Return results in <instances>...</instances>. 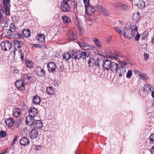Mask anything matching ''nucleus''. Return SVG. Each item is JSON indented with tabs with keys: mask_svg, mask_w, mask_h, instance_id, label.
Returning <instances> with one entry per match:
<instances>
[{
	"mask_svg": "<svg viewBox=\"0 0 154 154\" xmlns=\"http://www.w3.org/2000/svg\"><path fill=\"white\" fill-rule=\"evenodd\" d=\"M129 37L130 38H131V36L134 37L135 40L138 41L140 37V34L138 33V29L136 25H133L131 27V29L129 34Z\"/></svg>",
	"mask_w": 154,
	"mask_h": 154,
	"instance_id": "1",
	"label": "nucleus"
},
{
	"mask_svg": "<svg viewBox=\"0 0 154 154\" xmlns=\"http://www.w3.org/2000/svg\"><path fill=\"white\" fill-rule=\"evenodd\" d=\"M95 11L99 14L104 15H109L110 14L108 11L103 7L102 6L99 4H98L96 7Z\"/></svg>",
	"mask_w": 154,
	"mask_h": 154,
	"instance_id": "2",
	"label": "nucleus"
},
{
	"mask_svg": "<svg viewBox=\"0 0 154 154\" xmlns=\"http://www.w3.org/2000/svg\"><path fill=\"white\" fill-rule=\"evenodd\" d=\"M115 6L117 9L125 11H128L130 8V7L129 6L119 2H116Z\"/></svg>",
	"mask_w": 154,
	"mask_h": 154,
	"instance_id": "3",
	"label": "nucleus"
},
{
	"mask_svg": "<svg viewBox=\"0 0 154 154\" xmlns=\"http://www.w3.org/2000/svg\"><path fill=\"white\" fill-rule=\"evenodd\" d=\"M1 47L5 51L10 50L11 47V44L8 41H5L1 43Z\"/></svg>",
	"mask_w": 154,
	"mask_h": 154,
	"instance_id": "4",
	"label": "nucleus"
},
{
	"mask_svg": "<svg viewBox=\"0 0 154 154\" xmlns=\"http://www.w3.org/2000/svg\"><path fill=\"white\" fill-rule=\"evenodd\" d=\"M116 71L119 74V77L124 76L126 72V68L123 66H118Z\"/></svg>",
	"mask_w": 154,
	"mask_h": 154,
	"instance_id": "5",
	"label": "nucleus"
},
{
	"mask_svg": "<svg viewBox=\"0 0 154 154\" xmlns=\"http://www.w3.org/2000/svg\"><path fill=\"white\" fill-rule=\"evenodd\" d=\"M125 30L123 31V35L124 37L128 38L129 37V34L131 29V25L130 24H126L125 27Z\"/></svg>",
	"mask_w": 154,
	"mask_h": 154,
	"instance_id": "6",
	"label": "nucleus"
},
{
	"mask_svg": "<svg viewBox=\"0 0 154 154\" xmlns=\"http://www.w3.org/2000/svg\"><path fill=\"white\" fill-rule=\"evenodd\" d=\"M32 77L29 74H25L22 76V80L25 84H27L31 81Z\"/></svg>",
	"mask_w": 154,
	"mask_h": 154,
	"instance_id": "7",
	"label": "nucleus"
},
{
	"mask_svg": "<svg viewBox=\"0 0 154 154\" xmlns=\"http://www.w3.org/2000/svg\"><path fill=\"white\" fill-rule=\"evenodd\" d=\"M95 9L94 7L91 5L85 8V13L90 15H93L94 14Z\"/></svg>",
	"mask_w": 154,
	"mask_h": 154,
	"instance_id": "8",
	"label": "nucleus"
},
{
	"mask_svg": "<svg viewBox=\"0 0 154 154\" xmlns=\"http://www.w3.org/2000/svg\"><path fill=\"white\" fill-rule=\"evenodd\" d=\"M34 117L28 115L26 119V123L27 125L29 126L33 125L35 122Z\"/></svg>",
	"mask_w": 154,
	"mask_h": 154,
	"instance_id": "9",
	"label": "nucleus"
},
{
	"mask_svg": "<svg viewBox=\"0 0 154 154\" xmlns=\"http://www.w3.org/2000/svg\"><path fill=\"white\" fill-rule=\"evenodd\" d=\"M25 83L22 80L17 81L15 83V85L17 88L21 91L25 89Z\"/></svg>",
	"mask_w": 154,
	"mask_h": 154,
	"instance_id": "10",
	"label": "nucleus"
},
{
	"mask_svg": "<svg viewBox=\"0 0 154 154\" xmlns=\"http://www.w3.org/2000/svg\"><path fill=\"white\" fill-rule=\"evenodd\" d=\"M47 66L48 70L50 72H53L56 70L57 66L54 62H50L48 63L47 65Z\"/></svg>",
	"mask_w": 154,
	"mask_h": 154,
	"instance_id": "11",
	"label": "nucleus"
},
{
	"mask_svg": "<svg viewBox=\"0 0 154 154\" xmlns=\"http://www.w3.org/2000/svg\"><path fill=\"white\" fill-rule=\"evenodd\" d=\"M79 46L83 50H91L94 48L93 46L88 45L84 43H80L78 42Z\"/></svg>",
	"mask_w": 154,
	"mask_h": 154,
	"instance_id": "12",
	"label": "nucleus"
},
{
	"mask_svg": "<svg viewBox=\"0 0 154 154\" xmlns=\"http://www.w3.org/2000/svg\"><path fill=\"white\" fill-rule=\"evenodd\" d=\"M81 51H72V58L75 60L81 59Z\"/></svg>",
	"mask_w": 154,
	"mask_h": 154,
	"instance_id": "13",
	"label": "nucleus"
},
{
	"mask_svg": "<svg viewBox=\"0 0 154 154\" xmlns=\"http://www.w3.org/2000/svg\"><path fill=\"white\" fill-rule=\"evenodd\" d=\"M60 8L62 11L64 12H67L70 10V8L68 3H63L60 6Z\"/></svg>",
	"mask_w": 154,
	"mask_h": 154,
	"instance_id": "14",
	"label": "nucleus"
},
{
	"mask_svg": "<svg viewBox=\"0 0 154 154\" xmlns=\"http://www.w3.org/2000/svg\"><path fill=\"white\" fill-rule=\"evenodd\" d=\"M143 90L145 93V96L150 94L152 92L151 85L147 84H145L143 87Z\"/></svg>",
	"mask_w": 154,
	"mask_h": 154,
	"instance_id": "15",
	"label": "nucleus"
},
{
	"mask_svg": "<svg viewBox=\"0 0 154 154\" xmlns=\"http://www.w3.org/2000/svg\"><path fill=\"white\" fill-rule=\"evenodd\" d=\"M35 72L37 76H40L41 77L43 76L45 74L44 69L40 67H37Z\"/></svg>",
	"mask_w": 154,
	"mask_h": 154,
	"instance_id": "16",
	"label": "nucleus"
},
{
	"mask_svg": "<svg viewBox=\"0 0 154 154\" xmlns=\"http://www.w3.org/2000/svg\"><path fill=\"white\" fill-rule=\"evenodd\" d=\"M29 116L35 117L37 115L38 111L37 109L34 107L29 108Z\"/></svg>",
	"mask_w": 154,
	"mask_h": 154,
	"instance_id": "17",
	"label": "nucleus"
},
{
	"mask_svg": "<svg viewBox=\"0 0 154 154\" xmlns=\"http://www.w3.org/2000/svg\"><path fill=\"white\" fill-rule=\"evenodd\" d=\"M5 122L7 126L10 127H12L14 123V121L13 119L11 118L5 119Z\"/></svg>",
	"mask_w": 154,
	"mask_h": 154,
	"instance_id": "18",
	"label": "nucleus"
},
{
	"mask_svg": "<svg viewBox=\"0 0 154 154\" xmlns=\"http://www.w3.org/2000/svg\"><path fill=\"white\" fill-rule=\"evenodd\" d=\"M38 134L37 131L35 129H33L30 132L29 136L31 138L33 139L36 138Z\"/></svg>",
	"mask_w": 154,
	"mask_h": 154,
	"instance_id": "19",
	"label": "nucleus"
},
{
	"mask_svg": "<svg viewBox=\"0 0 154 154\" xmlns=\"http://www.w3.org/2000/svg\"><path fill=\"white\" fill-rule=\"evenodd\" d=\"M22 110L18 108L14 109L13 111V115L15 117H19L21 113Z\"/></svg>",
	"mask_w": 154,
	"mask_h": 154,
	"instance_id": "20",
	"label": "nucleus"
},
{
	"mask_svg": "<svg viewBox=\"0 0 154 154\" xmlns=\"http://www.w3.org/2000/svg\"><path fill=\"white\" fill-rule=\"evenodd\" d=\"M20 144L23 146L27 145L30 143V141L28 138L26 137L22 138L20 140Z\"/></svg>",
	"mask_w": 154,
	"mask_h": 154,
	"instance_id": "21",
	"label": "nucleus"
},
{
	"mask_svg": "<svg viewBox=\"0 0 154 154\" xmlns=\"http://www.w3.org/2000/svg\"><path fill=\"white\" fill-rule=\"evenodd\" d=\"M109 65V70H111L112 71L116 72V69L118 66V65L116 63L114 62H112L111 61Z\"/></svg>",
	"mask_w": 154,
	"mask_h": 154,
	"instance_id": "22",
	"label": "nucleus"
},
{
	"mask_svg": "<svg viewBox=\"0 0 154 154\" xmlns=\"http://www.w3.org/2000/svg\"><path fill=\"white\" fill-rule=\"evenodd\" d=\"M35 128L40 129L43 127V124L40 120H35V123L33 125Z\"/></svg>",
	"mask_w": 154,
	"mask_h": 154,
	"instance_id": "23",
	"label": "nucleus"
},
{
	"mask_svg": "<svg viewBox=\"0 0 154 154\" xmlns=\"http://www.w3.org/2000/svg\"><path fill=\"white\" fill-rule=\"evenodd\" d=\"M111 61L108 59H106L105 60L103 66V68L104 70H106L107 71L109 70V65L110 64Z\"/></svg>",
	"mask_w": 154,
	"mask_h": 154,
	"instance_id": "24",
	"label": "nucleus"
},
{
	"mask_svg": "<svg viewBox=\"0 0 154 154\" xmlns=\"http://www.w3.org/2000/svg\"><path fill=\"white\" fill-rule=\"evenodd\" d=\"M23 44V42L21 41L15 40L14 41V49L17 50Z\"/></svg>",
	"mask_w": 154,
	"mask_h": 154,
	"instance_id": "25",
	"label": "nucleus"
},
{
	"mask_svg": "<svg viewBox=\"0 0 154 154\" xmlns=\"http://www.w3.org/2000/svg\"><path fill=\"white\" fill-rule=\"evenodd\" d=\"M67 37L70 40H72L76 37V32L75 31H70Z\"/></svg>",
	"mask_w": 154,
	"mask_h": 154,
	"instance_id": "26",
	"label": "nucleus"
},
{
	"mask_svg": "<svg viewBox=\"0 0 154 154\" xmlns=\"http://www.w3.org/2000/svg\"><path fill=\"white\" fill-rule=\"evenodd\" d=\"M33 103L35 104H39L41 101L40 97L37 95L34 96L32 99Z\"/></svg>",
	"mask_w": 154,
	"mask_h": 154,
	"instance_id": "27",
	"label": "nucleus"
},
{
	"mask_svg": "<svg viewBox=\"0 0 154 154\" xmlns=\"http://www.w3.org/2000/svg\"><path fill=\"white\" fill-rule=\"evenodd\" d=\"M71 57H72V55L68 52L64 53L63 55V60H65L66 61H67Z\"/></svg>",
	"mask_w": 154,
	"mask_h": 154,
	"instance_id": "28",
	"label": "nucleus"
},
{
	"mask_svg": "<svg viewBox=\"0 0 154 154\" xmlns=\"http://www.w3.org/2000/svg\"><path fill=\"white\" fill-rule=\"evenodd\" d=\"M46 92L47 94L49 95H52L55 93L54 89L51 86L47 87L46 89Z\"/></svg>",
	"mask_w": 154,
	"mask_h": 154,
	"instance_id": "29",
	"label": "nucleus"
},
{
	"mask_svg": "<svg viewBox=\"0 0 154 154\" xmlns=\"http://www.w3.org/2000/svg\"><path fill=\"white\" fill-rule=\"evenodd\" d=\"M81 58H82L83 60L85 59L88 57L89 55L90 54L88 52H81Z\"/></svg>",
	"mask_w": 154,
	"mask_h": 154,
	"instance_id": "30",
	"label": "nucleus"
},
{
	"mask_svg": "<svg viewBox=\"0 0 154 154\" xmlns=\"http://www.w3.org/2000/svg\"><path fill=\"white\" fill-rule=\"evenodd\" d=\"M145 3L143 1H139L137 4V7L140 9H142L144 8L145 7Z\"/></svg>",
	"mask_w": 154,
	"mask_h": 154,
	"instance_id": "31",
	"label": "nucleus"
},
{
	"mask_svg": "<svg viewBox=\"0 0 154 154\" xmlns=\"http://www.w3.org/2000/svg\"><path fill=\"white\" fill-rule=\"evenodd\" d=\"M140 14L138 12L136 14H134L133 17V20L135 22H137L140 20Z\"/></svg>",
	"mask_w": 154,
	"mask_h": 154,
	"instance_id": "32",
	"label": "nucleus"
},
{
	"mask_svg": "<svg viewBox=\"0 0 154 154\" xmlns=\"http://www.w3.org/2000/svg\"><path fill=\"white\" fill-rule=\"evenodd\" d=\"M92 40L97 47L99 48H102V46L100 42L96 38H93Z\"/></svg>",
	"mask_w": 154,
	"mask_h": 154,
	"instance_id": "33",
	"label": "nucleus"
},
{
	"mask_svg": "<svg viewBox=\"0 0 154 154\" xmlns=\"http://www.w3.org/2000/svg\"><path fill=\"white\" fill-rule=\"evenodd\" d=\"M31 35L30 31L29 29H26L23 32V35L25 37H28Z\"/></svg>",
	"mask_w": 154,
	"mask_h": 154,
	"instance_id": "34",
	"label": "nucleus"
},
{
	"mask_svg": "<svg viewBox=\"0 0 154 154\" xmlns=\"http://www.w3.org/2000/svg\"><path fill=\"white\" fill-rule=\"evenodd\" d=\"M38 40L40 43L44 42L45 41V35L42 34H39L38 35Z\"/></svg>",
	"mask_w": 154,
	"mask_h": 154,
	"instance_id": "35",
	"label": "nucleus"
},
{
	"mask_svg": "<svg viewBox=\"0 0 154 154\" xmlns=\"http://www.w3.org/2000/svg\"><path fill=\"white\" fill-rule=\"evenodd\" d=\"M104 61L101 58H98L97 61V66L99 67L100 66L103 67Z\"/></svg>",
	"mask_w": 154,
	"mask_h": 154,
	"instance_id": "36",
	"label": "nucleus"
},
{
	"mask_svg": "<svg viewBox=\"0 0 154 154\" xmlns=\"http://www.w3.org/2000/svg\"><path fill=\"white\" fill-rule=\"evenodd\" d=\"M88 63L91 66H94L96 64V61L92 58H90L88 62Z\"/></svg>",
	"mask_w": 154,
	"mask_h": 154,
	"instance_id": "37",
	"label": "nucleus"
},
{
	"mask_svg": "<svg viewBox=\"0 0 154 154\" xmlns=\"http://www.w3.org/2000/svg\"><path fill=\"white\" fill-rule=\"evenodd\" d=\"M26 64L27 67L31 68L32 67L33 65V63L32 61L30 60L26 61Z\"/></svg>",
	"mask_w": 154,
	"mask_h": 154,
	"instance_id": "38",
	"label": "nucleus"
},
{
	"mask_svg": "<svg viewBox=\"0 0 154 154\" xmlns=\"http://www.w3.org/2000/svg\"><path fill=\"white\" fill-rule=\"evenodd\" d=\"M62 19L63 22L66 24H68L70 22V20L69 18L66 16L62 17Z\"/></svg>",
	"mask_w": 154,
	"mask_h": 154,
	"instance_id": "39",
	"label": "nucleus"
},
{
	"mask_svg": "<svg viewBox=\"0 0 154 154\" xmlns=\"http://www.w3.org/2000/svg\"><path fill=\"white\" fill-rule=\"evenodd\" d=\"M75 24L78 27H80L82 24V22L80 20L78 19L76 17V19L74 20Z\"/></svg>",
	"mask_w": 154,
	"mask_h": 154,
	"instance_id": "40",
	"label": "nucleus"
},
{
	"mask_svg": "<svg viewBox=\"0 0 154 154\" xmlns=\"http://www.w3.org/2000/svg\"><path fill=\"white\" fill-rule=\"evenodd\" d=\"M119 57H121L122 59H123L124 60L128 61L129 59L128 56L124 55L121 54H119Z\"/></svg>",
	"mask_w": 154,
	"mask_h": 154,
	"instance_id": "41",
	"label": "nucleus"
},
{
	"mask_svg": "<svg viewBox=\"0 0 154 154\" xmlns=\"http://www.w3.org/2000/svg\"><path fill=\"white\" fill-rule=\"evenodd\" d=\"M15 26L14 25L11 24L10 28L8 30V33H9L10 32H14L15 30Z\"/></svg>",
	"mask_w": 154,
	"mask_h": 154,
	"instance_id": "42",
	"label": "nucleus"
},
{
	"mask_svg": "<svg viewBox=\"0 0 154 154\" xmlns=\"http://www.w3.org/2000/svg\"><path fill=\"white\" fill-rule=\"evenodd\" d=\"M4 7L5 9V13L6 15H10V12L9 11V9L8 7V6H6L5 5V6H4Z\"/></svg>",
	"mask_w": 154,
	"mask_h": 154,
	"instance_id": "43",
	"label": "nucleus"
},
{
	"mask_svg": "<svg viewBox=\"0 0 154 154\" xmlns=\"http://www.w3.org/2000/svg\"><path fill=\"white\" fill-rule=\"evenodd\" d=\"M85 8L91 6L90 4V0H83Z\"/></svg>",
	"mask_w": 154,
	"mask_h": 154,
	"instance_id": "44",
	"label": "nucleus"
},
{
	"mask_svg": "<svg viewBox=\"0 0 154 154\" xmlns=\"http://www.w3.org/2000/svg\"><path fill=\"white\" fill-rule=\"evenodd\" d=\"M132 75V72L131 70H129L126 73V78L130 79Z\"/></svg>",
	"mask_w": 154,
	"mask_h": 154,
	"instance_id": "45",
	"label": "nucleus"
},
{
	"mask_svg": "<svg viewBox=\"0 0 154 154\" xmlns=\"http://www.w3.org/2000/svg\"><path fill=\"white\" fill-rule=\"evenodd\" d=\"M109 57L112 59L113 60H117L119 59V54L118 55H110Z\"/></svg>",
	"mask_w": 154,
	"mask_h": 154,
	"instance_id": "46",
	"label": "nucleus"
},
{
	"mask_svg": "<svg viewBox=\"0 0 154 154\" xmlns=\"http://www.w3.org/2000/svg\"><path fill=\"white\" fill-rule=\"evenodd\" d=\"M149 139L151 143H154V134L151 135L149 137Z\"/></svg>",
	"mask_w": 154,
	"mask_h": 154,
	"instance_id": "47",
	"label": "nucleus"
},
{
	"mask_svg": "<svg viewBox=\"0 0 154 154\" xmlns=\"http://www.w3.org/2000/svg\"><path fill=\"white\" fill-rule=\"evenodd\" d=\"M114 29L117 32L119 33L120 34H122L123 35V31H122L120 29H119L117 27H114Z\"/></svg>",
	"mask_w": 154,
	"mask_h": 154,
	"instance_id": "48",
	"label": "nucleus"
},
{
	"mask_svg": "<svg viewBox=\"0 0 154 154\" xmlns=\"http://www.w3.org/2000/svg\"><path fill=\"white\" fill-rule=\"evenodd\" d=\"M0 136L2 137H5L6 135V133L5 131H1L0 133Z\"/></svg>",
	"mask_w": 154,
	"mask_h": 154,
	"instance_id": "49",
	"label": "nucleus"
},
{
	"mask_svg": "<svg viewBox=\"0 0 154 154\" xmlns=\"http://www.w3.org/2000/svg\"><path fill=\"white\" fill-rule=\"evenodd\" d=\"M9 2V0H3V3L4 6H8Z\"/></svg>",
	"mask_w": 154,
	"mask_h": 154,
	"instance_id": "50",
	"label": "nucleus"
},
{
	"mask_svg": "<svg viewBox=\"0 0 154 154\" xmlns=\"http://www.w3.org/2000/svg\"><path fill=\"white\" fill-rule=\"evenodd\" d=\"M19 53L20 54V56L21 59L23 60L24 58V55L22 53V51L20 50L19 51Z\"/></svg>",
	"mask_w": 154,
	"mask_h": 154,
	"instance_id": "51",
	"label": "nucleus"
},
{
	"mask_svg": "<svg viewBox=\"0 0 154 154\" xmlns=\"http://www.w3.org/2000/svg\"><path fill=\"white\" fill-rule=\"evenodd\" d=\"M35 150L36 151H38L40 150L42 148V146L40 145H35Z\"/></svg>",
	"mask_w": 154,
	"mask_h": 154,
	"instance_id": "52",
	"label": "nucleus"
},
{
	"mask_svg": "<svg viewBox=\"0 0 154 154\" xmlns=\"http://www.w3.org/2000/svg\"><path fill=\"white\" fill-rule=\"evenodd\" d=\"M142 39L144 40H145L147 39V36L146 34L145 33H143L142 34Z\"/></svg>",
	"mask_w": 154,
	"mask_h": 154,
	"instance_id": "53",
	"label": "nucleus"
},
{
	"mask_svg": "<svg viewBox=\"0 0 154 154\" xmlns=\"http://www.w3.org/2000/svg\"><path fill=\"white\" fill-rule=\"evenodd\" d=\"M32 47H35L36 48H41V46L39 44H33L32 45Z\"/></svg>",
	"mask_w": 154,
	"mask_h": 154,
	"instance_id": "54",
	"label": "nucleus"
},
{
	"mask_svg": "<svg viewBox=\"0 0 154 154\" xmlns=\"http://www.w3.org/2000/svg\"><path fill=\"white\" fill-rule=\"evenodd\" d=\"M119 63L121 65L125 66H126L127 64V63L125 61H120Z\"/></svg>",
	"mask_w": 154,
	"mask_h": 154,
	"instance_id": "55",
	"label": "nucleus"
},
{
	"mask_svg": "<svg viewBox=\"0 0 154 154\" xmlns=\"http://www.w3.org/2000/svg\"><path fill=\"white\" fill-rule=\"evenodd\" d=\"M3 22V14L0 12V23H2Z\"/></svg>",
	"mask_w": 154,
	"mask_h": 154,
	"instance_id": "56",
	"label": "nucleus"
},
{
	"mask_svg": "<svg viewBox=\"0 0 154 154\" xmlns=\"http://www.w3.org/2000/svg\"><path fill=\"white\" fill-rule=\"evenodd\" d=\"M53 84L55 87H57L59 85L58 82V81H54L53 82Z\"/></svg>",
	"mask_w": 154,
	"mask_h": 154,
	"instance_id": "57",
	"label": "nucleus"
},
{
	"mask_svg": "<svg viewBox=\"0 0 154 154\" xmlns=\"http://www.w3.org/2000/svg\"><path fill=\"white\" fill-rule=\"evenodd\" d=\"M140 78L142 79L143 80H145L146 79V78L145 76L143 75H140Z\"/></svg>",
	"mask_w": 154,
	"mask_h": 154,
	"instance_id": "58",
	"label": "nucleus"
},
{
	"mask_svg": "<svg viewBox=\"0 0 154 154\" xmlns=\"http://www.w3.org/2000/svg\"><path fill=\"white\" fill-rule=\"evenodd\" d=\"M144 57L145 60H146L149 57V55L148 54L145 53L144 54Z\"/></svg>",
	"mask_w": 154,
	"mask_h": 154,
	"instance_id": "59",
	"label": "nucleus"
},
{
	"mask_svg": "<svg viewBox=\"0 0 154 154\" xmlns=\"http://www.w3.org/2000/svg\"><path fill=\"white\" fill-rule=\"evenodd\" d=\"M112 38V36H109L106 39V41L107 42H108L111 41Z\"/></svg>",
	"mask_w": 154,
	"mask_h": 154,
	"instance_id": "60",
	"label": "nucleus"
},
{
	"mask_svg": "<svg viewBox=\"0 0 154 154\" xmlns=\"http://www.w3.org/2000/svg\"><path fill=\"white\" fill-rule=\"evenodd\" d=\"M7 152V150H3L0 152V154H5Z\"/></svg>",
	"mask_w": 154,
	"mask_h": 154,
	"instance_id": "61",
	"label": "nucleus"
},
{
	"mask_svg": "<svg viewBox=\"0 0 154 154\" xmlns=\"http://www.w3.org/2000/svg\"><path fill=\"white\" fill-rule=\"evenodd\" d=\"M150 152L152 154H154V146L151 149Z\"/></svg>",
	"mask_w": 154,
	"mask_h": 154,
	"instance_id": "62",
	"label": "nucleus"
},
{
	"mask_svg": "<svg viewBox=\"0 0 154 154\" xmlns=\"http://www.w3.org/2000/svg\"><path fill=\"white\" fill-rule=\"evenodd\" d=\"M17 136H16V137H15L13 140V144L17 140Z\"/></svg>",
	"mask_w": 154,
	"mask_h": 154,
	"instance_id": "63",
	"label": "nucleus"
},
{
	"mask_svg": "<svg viewBox=\"0 0 154 154\" xmlns=\"http://www.w3.org/2000/svg\"><path fill=\"white\" fill-rule=\"evenodd\" d=\"M152 92L151 93V95L152 96L153 98H154V91H152L151 92Z\"/></svg>",
	"mask_w": 154,
	"mask_h": 154,
	"instance_id": "64",
	"label": "nucleus"
}]
</instances>
